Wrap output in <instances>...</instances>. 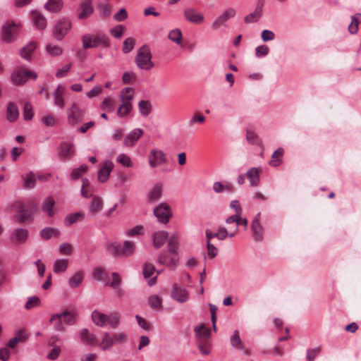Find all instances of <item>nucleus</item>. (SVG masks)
Returning <instances> with one entry per match:
<instances>
[{
	"instance_id": "nucleus-27",
	"label": "nucleus",
	"mask_w": 361,
	"mask_h": 361,
	"mask_svg": "<svg viewBox=\"0 0 361 361\" xmlns=\"http://www.w3.org/2000/svg\"><path fill=\"white\" fill-rule=\"evenodd\" d=\"M19 116L18 106L13 102H9L7 106L6 117L10 122H14Z\"/></svg>"
},
{
	"instance_id": "nucleus-36",
	"label": "nucleus",
	"mask_w": 361,
	"mask_h": 361,
	"mask_svg": "<svg viewBox=\"0 0 361 361\" xmlns=\"http://www.w3.org/2000/svg\"><path fill=\"white\" fill-rule=\"evenodd\" d=\"M84 216V212H78L73 214H70L65 218L64 224L67 226H70L74 223H76L79 219H82Z\"/></svg>"
},
{
	"instance_id": "nucleus-63",
	"label": "nucleus",
	"mask_w": 361,
	"mask_h": 361,
	"mask_svg": "<svg viewBox=\"0 0 361 361\" xmlns=\"http://www.w3.org/2000/svg\"><path fill=\"white\" fill-rule=\"evenodd\" d=\"M135 319L137 322L138 325L143 329L146 331H149L151 329L150 324L147 322L146 319L140 317V315H136Z\"/></svg>"
},
{
	"instance_id": "nucleus-41",
	"label": "nucleus",
	"mask_w": 361,
	"mask_h": 361,
	"mask_svg": "<svg viewBox=\"0 0 361 361\" xmlns=\"http://www.w3.org/2000/svg\"><path fill=\"white\" fill-rule=\"evenodd\" d=\"M138 107L140 114L144 116H147L152 111V105L148 100H141L138 103Z\"/></svg>"
},
{
	"instance_id": "nucleus-8",
	"label": "nucleus",
	"mask_w": 361,
	"mask_h": 361,
	"mask_svg": "<svg viewBox=\"0 0 361 361\" xmlns=\"http://www.w3.org/2000/svg\"><path fill=\"white\" fill-rule=\"evenodd\" d=\"M68 121L71 126H75L83 120L85 111L79 108L77 104H72L67 111Z\"/></svg>"
},
{
	"instance_id": "nucleus-42",
	"label": "nucleus",
	"mask_w": 361,
	"mask_h": 361,
	"mask_svg": "<svg viewBox=\"0 0 361 361\" xmlns=\"http://www.w3.org/2000/svg\"><path fill=\"white\" fill-rule=\"evenodd\" d=\"M68 262L65 259H60L55 261L54 264V273H60L63 272L66 270L68 267Z\"/></svg>"
},
{
	"instance_id": "nucleus-5",
	"label": "nucleus",
	"mask_w": 361,
	"mask_h": 361,
	"mask_svg": "<svg viewBox=\"0 0 361 361\" xmlns=\"http://www.w3.org/2000/svg\"><path fill=\"white\" fill-rule=\"evenodd\" d=\"M136 65L140 69L149 71L154 66L152 61V54L147 46H142L135 58Z\"/></svg>"
},
{
	"instance_id": "nucleus-64",
	"label": "nucleus",
	"mask_w": 361,
	"mask_h": 361,
	"mask_svg": "<svg viewBox=\"0 0 361 361\" xmlns=\"http://www.w3.org/2000/svg\"><path fill=\"white\" fill-rule=\"evenodd\" d=\"M72 251V246L68 243H62L59 247V252L61 255H71Z\"/></svg>"
},
{
	"instance_id": "nucleus-38",
	"label": "nucleus",
	"mask_w": 361,
	"mask_h": 361,
	"mask_svg": "<svg viewBox=\"0 0 361 361\" xmlns=\"http://www.w3.org/2000/svg\"><path fill=\"white\" fill-rule=\"evenodd\" d=\"M231 344L236 349H244V346L238 330H235L233 331V335L231 337Z\"/></svg>"
},
{
	"instance_id": "nucleus-16",
	"label": "nucleus",
	"mask_w": 361,
	"mask_h": 361,
	"mask_svg": "<svg viewBox=\"0 0 361 361\" xmlns=\"http://www.w3.org/2000/svg\"><path fill=\"white\" fill-rule=\"evenodd\" d=\"M144 132L140 128H135L128 134L124 139V145L127 147H132L142 137Z\"/></svg>"
},
{
	"instance_id": "nucleus-18",
	"label": "nucleus",
	"mask_w": 361,
	"mask_h": 361,
	"mask_svg": "<svg viewBox=\"0 0 361 361\" xmlns=\"http://www.w3.org/2000/svg\"><path fill=\"white\" fill-rule=\"evenodd\" d=\"M261 213L259 212L252 222L251 228L255 240L259 241L262 239V227L259 223Z\"/></svg>"
},
{
	"instance_id": "nucleus-49",
	"label": "nucleus",
	"mask_w": 361,
	"mask_h": 361,
	"mask_svg": "<svg viewBox=\"0 0 361 361\" xmlns=\"http://www.w3.org/2000/svg\"><path fill=\"white\" fill-rule=\"evenodd\" d=\"M115 104L116 101L114 99L111 97H106L103 100L101 104V108L103 110L111 111L114 109Z\"/></svg>"
},
{
	"instance_id": "nucleus-20",
	"label": "nucleus",
	"mask_w": 361,
	"mask_h": 361,
	"mask_svg": "<svg viewBox=\"0 0 361 361\" xmlns=\"http://www.w3.org/2000/svg\"><path fill=\"white\" fill-rule=\"evenodd\" d=\"M114 164L112 162L106 161L104 166L100 169L98 173L97 178L101 183L106 182L110 176L111 171L113 169Z\"/></svg>"
},
{
	"instance_id": "nucleus-52",
	"label": "nucleus",
	"mask_w": 361,
	"mask_h": 361,
	"mask_svg": "<svg viewBox=\"0 0 361 361\" xmlns=\"http://www.w3.org/2000/svg\"><path fill=\"white\" fill-rule=\"evenodd\" d=\"M169 39L171 41L174 42L175 43L179 44L181 42L182 40V32L179 29H175L171 30L169 33Z\"/></svg>"
},
{
	"instance_id": "nucleus-11",
	"label": "nucleus",
	"mask_w": 361,
	"mask_h": 361,
	"mask_svg": "<svg viewBox=\"0 0 361 361\" xmlns=\"http://www.w3.org/2000/svg\"><path fill=\"white\" fill-rule=\"evenodd\" d=\"M235 15V10L230 8L224 11L212 24L214 30H218L221 26H226L225 23Z\"/></svg>"
},
{
	"instance_id": "nucleus-4",
	"label": "nucleus",
	"mask_w": 361,
	"mask_h": 361,
	"mask_svg": "<svg viewBox=\"0 0 361 361\" xmlns=\"http://www.w3.org/2000/svg\"><path fill=\"white\" fill-rule=\"evenodd\" d=\"M82 42L85 49L96 48L101 45L109 47L110 45L109 39L104 34H85L82 36Z\"/></svg>"
},
{
	"instance_id": "nucleus-10",
	"label": "nucleus",
	"mask_w": 361,
	"mask_h": 361,
	"mask_svg": "<svg viewBox=\"0 0 361 361\" xmlns=\"http://www.w3.org/2000/svg\"><path fill=\"white\" fill-rule=\"evenodd\" d=\"M19 30V25L11 23L5 25L2 27V39L6 42H11L14 40L16 36L18 35Z\"/></svg>"
},
{
	"instance_id": "nucleus-44",
	"label": "nucleus",
	"mask_w": 361,
	"mask_h": 361,
	"mask_svg": "<svg viewBox=\"0 0 361 361\" xmlns=\"http://www.w3.org/2000/svg\"><path fill=\"white\" fill-rule=\"evenodd\" d=\"M121 249L123 256L129 257L134 252L135 246L133 243L128 240H126L123 243V246Z\"/></svg>"
},
{
	"instance_id": "nucleus-19",
	"label": "nucleus",
	"mask_w": 361,
	"mask_h": 361,
	"mask_svg": "<svg viewBox=\"0 0 361 361\" xmlns=\"http://www.w3.org/2000/svg\"><path fill=\"white\" fill-rule=\"evenodd\" d=\"M197 341L207 342L210 338V329L207 328L204 324L195 327L194 329Z\"/></svg>"
},
{
	"instance_id": "nucleus-25",
	"label": "nucleus",
	"mask_w": 361,
	"mask_h": 361,
	"mask_svg": "<svg viewBox=\"0 0 361 361\" xmlns=\"http://www.w3.org/2000/svg\"><path fill=\"white\" fill-rule=\"evenodd\" d=\"M78 334L82 343L85 344H95L96 336L90 333L87 329L84 328L80 329Z\"/></svg>"
},
{
	"instance_id": "nucleus-45",
	"label": "nucleus",
	"mask_w": 361,
	"mask_h": 361,
	"mask_svg": "<svg viewBox=\"0 0 361 361\" xmlns=\"http://www.w3.org/2000/svg\"><path fill=\"white\" fill-rule=\"evenodd\" d=\"M60 232L54 228H45L41 231V236L44 240H49L51 236H58Z\"/></svg>"
},
{
	"instance_id": "nucleus-22",
	"label": "nucleus",
	"mask_w": 361,
	"mask_h": 361,
	"mask_svg": "<svg viewBox=\"0 0 361 361\" xmlns=\"http://www.w3.org/2000/svg\"><path fill=\"white\" fill-rule=\"evenodd\" d=\"M246 178L249 180L250 184L252 187H257L259 184V171L256 167L250 169L245 173Z\"/></svg>"
},
{
	"instance_id": "nucleus-12",
	"label": "nucleus",
	"mask_w": 361,
	"mask_h": 361,
	"mask_svg": "<svg viewBox=\"0 0 361 361\" xmlns=\"http://www.w3.org/2000/svg\"><path fill=\"white\" fill-rule=\"evenodd\" d=\"M166 161L165 154L162 150L154 149L149 155V164L152 168H155Z\"/></svg>"
},
{
	"instance_id": "nucleus-3",
	"label": "nucleus",
	"mask_w": 361,
	"mask_h": 361,
	"mask_svg": "<svg viewBox=\"0 0 361 361\" xmlns=\"http://www.w3.org/2000/svg\"><path fill=\"white\" fill-rule=\"evenodd\" d=\"M178 245V242L177 236L176 235H172L168 242L169 253L171 255L170 262L167 261L166 255L165 254H161L159 257V262L161 264L165 265L171 269L176 267L178 262V257L176 251Z\"/></svg>"
},
{
	"instance_id": "nucleus-7",
	"label": "nucleus",
	"mask_w": 361,
	"mask_h": 361,
	"mask_svg": "<svg viewBox=\"0 0 361 361\" xmlns=\"http://www.w3.org/2000/svg\"><path fill=\"white\" fill-rule=\"evenodd\" d=\"M37 77V73L34 71L18 68L13 72L11 78L13 84L20 85L24 84L28 78L35 80Z\"/></svg>"
},
{
	"instance_id": "nucleus-40",
	"label": "nucleus",
	"mask_w": 361,
	"mask_h": 361,
	"mask_svg": "<svg viewBox=\"0 0 361 361\" xmlns=\"http://www.w3.org/2000/svg\"><path fill=\"white\" fill-rule=\"evenodd\" d=\"M83 273L82 271H78L69 279L68 283L71 288H77L83 281Z\"/></svg>"
},
{
	"instance_id": "nucleus-21",
	"label": "nucleus",
	"mask_w": 361,
	"mask_h": 361,
	"mask_svg": "<svg viewBox=\"0 0 361 361\" xmlns=\"http://www.w3.org/2000/svg\"><path fill=\"white\" fill-rule=\"evenodd\" d=\"M262 15V2H258L255 11L246 16L244 20L246 23H256L259 20Z\"/></svg>"
},
{
	"instance_id": "nucleus-6",
	"label": "nucleus",
	"mask_w": 361,
	"mask_h": 361,
	"mask_svg": "<svg viewBox=\"0 0 361 361\" xmlns=\"http://www.w3.org/2000/svg\"><path fill=\"white\" fill-rule=\"evenodd\" d=\"M72 28V24L68 18H61L55 24L53 28V36L58 40L61 41Z\"/></svg>"
},
{
	"instance_id": "nucleus-59",
	"label": "nucleus",
	"mask_w": 361,
	"mask_h": 361,
	"mask_svg": "<svg viewBox=\"0 0 361 361\" xmlns=\"http://www.w3.org/2000/svg\"><path fill=\"white\" fill-rule=\"evenodd\" d=\"M155 272V268L153 264L150 263H146L145 264L143 275L145 279H149L153 276Z\"/></svg>"
},
{
	"instance_id": "nucleus-39",
	"label": "nucleus",
	"mask_w": 361,
	"mask_h": 361,
	"mask_svg": "<svg viewBox=\"0 0 361 361\" xmlns=\"http://www.w3.org/2000/svg\"><path fill=\"white\" fill-rule=\"evenodd\" d=\"M121 315L117 312H111L108 315L107 324L111 328H116L120 324Z\"/></svg>"
},
{
	"instance_id": "nucleus-31",
	"label": "nucleus",
	"mask_w": 361,
	"mask_h": 361,
	"mask_svg": "<svg viewBox=\"0 0 361 361\" xmlns=\"http://www.w3.org/2000/svg\"><path fill=\"white\" fill-rule=\"evenodd\" d=\"M32 213L28 209H21L19 212L14 216L16 222L23 224L26 221H30L31 219Z\"/></svg>"
},
{
	"instance_id": "nucleus-58",
	"label": "nucleus",
	"mask_w": 361,
	"mask_h": 361,
	"mask_svg": "<svg viewBox=\"0 0 361 361\" xmlns=\"http://www.w3.org/2000/svg\"><path fill=\"white\" fill-rule=\"evenodd\" d=\"M125 30V27L122 25H116L110 30L111 35L115 38H120Z\"/></svg>"
},
{
	"instance_id": "nucleus-1",
	"label": "nucleus",
	"mask_w": 361,
	"mask_h": 361,
	"mask_svg": "<svg viewBox=\"0 0 361 361\" xmlns=\"http://www.w3.org/2000/svg\"><path fill=\"white\" fill-rule=\"evenodd\" d=\"M78 314L75 311L64 310L61 313H56L51 315L49 322L54 324V328L58 331H64L63 324L69 326L74 325L78 320Z\"/></svg>"
},
{
	"instance_id": "nucleus-30",
	"label": "nucleus",
	"mask_w": 361,
	"mask_h": 361,
	"mask_svg": "<svg viewBox=\"0 0 361 361\" xmlns=\"http://www.w3.org/2000/svg\"><path fill=\"white\" fill-rule=\"evenodd\" d=\"M27 235L28 231L27 229L17 228L13 232L11 240L16 243H23L27 240Z\"/></svg>"
},
{
	"instance_id": "nucleus-29",
	"label": "nucleus",
	"mask_w": 361,
	"mask_h": 361,
	"mask_svg": "<svg viewBox=\"0 0 361 361\" xmlns=\"http://www.w3.org/2000/svg\"><path fill=\"white\" fill-rule=\"evenodd\" d=\"M102 207L103 200L102 198L97 196H94L89 207L90 212L92 215H96L102 210Z\"/></svg>"
},
{
	"instance_id": "nucleus-57",
	"label": "nucleus",
	"mask_w": 361,
	"mask_h": 361,
	"mask_svg": "<svg viewBox=\"0 0 361 361\" xmlns=\"http://www.w3.org/2000/svg\"><path fill=\"white\" fill-rule=\"evenodd\" d=\"M33 117L32 106L30 102H25L23 108V118L25 120H31Z\"/></svg>"
},
{
	"instance_id": "nucleus-61",
	"label": "nucleus",
	"mask_w": 361,
	"mask_h": 361,
	"mask_svg": "<svg viewBox=\"0 0 361 361\" xmlns=\"http://www.w3.org/2000/svg\"><path fill=\"white\" fill-rule=\"evenodd\" d=\"M137 78L136 74L133 72H125L122 76V81L124 84H129L135 81Z\"/></svg>"
},
{
	"instance_id": "nucleus-24",
	"label": "nucleus",
	"mask_w": 361,
	"mask_h": 361,
	"mask_svg": "<svg viewBox=\"0 0 361 361\" xmlns=\"http://www.w3.org/2000/svg\"><path fill=\"white\" fill-rule=\"evenodd\" d=\"M92 319L96 326L102 327L107 324L108 315L98 310H94L92 312Z\"/></svg>"
},
{
	"instance_id": "nucleus-26",
	"label": "nucleus",
	"mask_w": 361,
	"mask_h": 361,
	"mask_svg": "<svg viewBox=\"0 0 361 361\" xmlns=\"http://www.w3.org/2000/svg\"><path fill=\"white\" fill-rule=\"evenodd\" d=\"M32 19L37 29L44 30L47 27V19L38 11L32 12Z\"/></svg>"
},
{
	"instance_id": "nucleus-50",
	"label": "nucleus",
	"mask_w": 361,
	"mask_h": 361,
	"mask_svg": "<svg viewBox=\"0 0 361 361\" xmlns=\"http://www.w3.org/2000/svg\"><path fill=\"white\" fill-rule=\"evenodd\" d=\"M46 50L47 53L52 56H59L63 52V49L61 47L51 44L46 46Z\"/></svg>"
},
{
	"instance_id": "nucleus-37",
	"label": "nucleus",
	"mask_w": 361,
	"mask_h": 361,
	"mask_svg": "<svg viewBox=\"0 0 361 361\" xmlns=\"http://www.w3.org/2000/svg\"><path fill=\"white\" fill-rule=\"evenodd\" d=\"M283 153L284 150L281 147L275 150L271 155L272 159L269 161V164L272 166H278L280 165L281 163L280 158L283 155Z\"/></svg>"
},
{
	"instance_id": "nucleus-35",
	"label": "nucleus",
	"mask_w": 361,
	"mask_h": 361,
	"mask_svg": "<svg viewBox=\"0 0 361 361\" xmlns=\"http://www.w3.org/2000/svg\"><path fill=\"white\" fill-rule=\"evenodd\" d=\"M37 47L35 42H30L26 46L20 49V55L23 58L30 60V54L35 51Z\"/></svg>"
},
{
	"instance_id": "nucleus-51",
	"label": "nucleus",
	"mask_w": 361,
	"mask_h": 361,
	"mask_svg": "<svg viewBox=\"0 0 361 361\" xmlns=\"http://www.w3.org/2000/svg\"><path fill=\"white\" fill-rule=\"evenodd\" d=\"M108 252L115 257L123 256L122 249L119 245L116 243H111L107 247Z\"/></svg>"
},
{
	"instance_id": "nucleus-62",
	"label": "nucleus",
	"mask_w": 361,
	"mask_h": 361,
	"mask_svg": "<svg viewBox=\"0 0 361 361\" xmlns=\"http://www.w3.org/2000/svg\"><path fill=\"white\" fill-rule=\"evenodd\" d=\"M128 18V13L126 8H121L118 12L114 16V19L118 22H122Z\"/></svg>"
},
{
	"instance_id": "nucleus-60",
	"label": "nucleus",
	"mask_w": 361,
	"mask_h": 361,
	"mask_svg": "<svg viewBox=\"0 0 361 361\" xmlns=\"http://www.w3.org/2000/svg\"><path fill=\"white\" fill-rule=\"evenodd\" d=\"M40 304V300L37 296L30 297L28 298L27 302L25 303V307L27 310H30L32 307H37Z\"/></svg>"
},
{
	"instance_id": "nucleus-43",
	"label": "nucleus",
	"mask_w": 361,
	"mask_h": 361,
	"mask_svg": "<svg viewBox=\"0 0 361 361\" xmlns=\"http://www.w3.org/2000/svg\"><path fill=\"white\" fill-rule=\"evenodd\" d=\"M114 345V338H112L109 333L105 332L102 341L99 344V346L103 349L106 350L112 347Z\"/></svg>"
},
{
	"instance_id": "nucleus-15",
	"label": "nucleus",
	"mask_w": 361,
	"mask_h": 361,
	"mask_svg": "<svg viewBox=\"0 0 361 361\" xmlns=\"http://www.w3.org/2000/svg\"><path fill=\"white\" fill-rule=\"evenodd\" d=\"M171 297L180 302H185L188 300V293L185 288L175 283L171 290Z\"/></svg>"
},
{
	"instance_id": "nucleus-23",
	"label": "nucleus",
	"mask_w": 361,
	"mask_h": 361,
	"mask_svg": "<svg viewBox=\"0 0 361 361\" xmlns=\"http://www.w3.org/2000/svg\"><path fill=\"white\" fill-rule=\"evenodd\" d=\"M64 87L59 85L54 91L53 96L54 97V105L63 109L65 106V100L63 98Z\"/></svg>"
},
{
	"instance_id": "nucleus-32",
	"label": "nucleus",
	"mask_w": 361,
	"mask_h": 361,
	"mask_svg": "<svg viewBox=\"0 0 361 361\" xmlns=\"http://www.w3.org/2000/svg\"><path fill=\"white\" fill-rule=\"evenodd\" d=\"M44 8L50 12H59L63 8V1L62 0H48L44 5Z\"/></svg>"
},
{
	"instance_id": "nucleus-46",
	"label": "nucleus",
	"mask_w": 361,
	"mask_h": 361,
	"mask_svg": "<svg viewBox=\"0 0 361 361\" xmlns=\"http://www.w3.org/2000/svg\"><path fill=\"white\" fill-rule=\"evenodd\" d=\"M162 189L160 185H155L149 195V200L152 202L157 201L161 196Z\"/></svg>"
},
{
	"instance_id": "nucleus-17",
	"label": "nucleus",
	"mask_w": 361,
	"mask_h": 361,
	"mask_svg": "<svg viewBox=\"0 0 361 361\" xmlns=\"http://www.w3.org/2000/svg\"><path fill=\"white\" fill-rule=\"evenodd\" d=\"M74 152L73 144L63 142L60 145L58 154L61 158L66 159L72 157Z\"/></svg>"
},
{
	"instance_id": "nucleus-56",
	"label": "nucleus",
	"mask_w": 361,
	"mask_h": 361,
	"mask_svg": "<svg viewBox=\"0 0 361 361\" xmlns=\"http://www.w3.org/2000/svg\"><path fill=\"white\" fill-rule=\"evenodd\" d=\"M135 45V40L132 37L126 38L123 42V51L125 54L129 53L131 51Z\"/></svg>"
},
{
	"instance_id": "nucleus-33",
	"label": "nucleus",
	"mask_w": 361,
	"mask_h": 361,
	"mask_svg": "<svg viewBox=\"0 0 361 361\" xmlns=\"http://www.w3.org/2000/svg\"><path fill=\"white\" fill-rule=\"evenodd\" d=\"M54 204L55 202L51 197H47L42 206V211L47 213L49 216H52L54 215L53 207Z\"/></svg>"
},
{
	"instance_id": "nucleus-28",
	"label": "nucleus",
	"mask_w": 361,
	"mask_h": 361,
	"mask_svg": "<svg viewBox=\"0 0 361 361\" xmlns=\"http://www.w3.org/2000/svg\"><path fill=\"white\" fill-rule=\"evenodd\" d=\"M169 238L166 231H159L153 235V243L156 248L161 247Z\"/></svg>"
},
{
	"instance_id": "nucleus-47",
	"label": "nucleus",
	"mask_w": 361,
	"mask_h": 361,
	"mask_svg": "<svg viewBox=\"0 0 361 361\" xmlns=\"http://www.w3.org/2000/svg\"><path fill=\"white\" fill-rule=\"evenodd\" d=\"M24 179V187L27 189L33 188L35 185V179L34 178V174L32 172H30L25 176H22Z\"/></svg>"
},
{
	"instance_id": "nucleus-14",
	"label": "nucleus",
	"mask_w": 361,
	"mask_h": 361,
	"mask_svg": "<svg viewBox=\"0 0 361 361\" xmlns=\"http://www.w3.org/2000/svg\"><path fill=\"white\" fill-rule=\"evenodd\" d=\"M80 12L78 14L80 19H85L90 16L94 12V8L92 5V0H84L80 4Z\"/></svg>"
},
{
	"instance_id": "nucleus-54",
	"label": "nucleus",
	"mask_w": 361,
	"mask_h": 361,
	"mask_svg": "<svg viewBox=\"0 0 361 361\" xmlns=\"http://www.w3.org/2000/svg\"><path fill=\"white\" fill-rule=\"evenodd\" d=\"M148 303L149 306L152 308H161L162 304V300L158 295H151L148 298Z\"/></svg>"
},
{
	"instance_id": "nucleus-9",
	"label": "nucleus",
	"mask_w": 361,
	"mask_h": 361,
	"mask_svg": "<svg viewBox=\"0 0 361 361\" xmlns=\"http://www.w3.org/2000/svg\"><path fill=\"white\" fill-rule=\"evenodd\" d=\"M154 214L158 221L163 224L168 223L172 216L171 208L166 203H161L156 207L154 209Z\"/></svg>"
},
{
	"instance_id": "nucleus-2",
	"label": "nucleus",
	"mask_w": 361,
	"mask_h": 361,
	"mask_svg": "<svg viewBox=\"0 0 361 361\" xmlns=\"http://www.w3.org/2000/svg\"><path fill=\"white\" fill-rule=\"evenodd\" d=\"M134 96V90L132 87L123 88L119 95L121 105L117 110V114L119 117H126L132 111L133 105L131 103Z\"/></svg>"
},
{
	"instance_id": "nucleus-55",
	"label": "nucleus",
	"mask_w": 361,
	"mask_h": 361,
	"mask_svg": "<svg viewBox=\"0 0 361 361\" xmlns=\"http://www.w3.org/2000/svg\"><path fill=\"white\" fill-rule=\"evenodd\" d=\"M117 161L126 167L133 166L130 157L125 154H120L117 157Z\"/></svg>"
},
{
	"instance_id": "nucleus-13",
	"label": "nucleus",
	"mask_w": 361,
	"mask_h": 361,
	"mask_svg": "<svg viewBox=\"0 0 361 361\" xmlns=\"http://www.w3.org/2000/svg\"><path fill=\"white\" fill-rule=\"evenodd\" d=\"M183 15L188 21L194 24H200L204 20L203 15L199 13L195 9L192 8H185L183 11Z\"/></svg>"
},
{
	"instance_id": "nucleus-34",
	"label": "nucleus",
	"mask_w": 361,
	"mask_h": 361,
	"mask_svg": "<svg viewBox=\"0 0 361 361\" xmlns=\"http://www.w3.org/2000/svg\"><path fill=\"white\" fill-rule=\"evenodd\" d=\"M361 23V14L356 13L351 17V23L348 27V30L351 34H356L358 30L359 23Z\"/></svg>"
},
{
	"instance_id": "nucleus-53",
	"label": "nucleus",
	"mask_w": 361,
	"mask_h": 361,
	"mask_svg": "<svg viewBox=\"0 0 361 361\" xmlns=\"http://www.w3.org/2000/svg\"><path fill=\"white\" fill-rule=\"evenodd\" d=\"M87 171V166L85 164H82L79 168L74 169L71 174V178L73 180L78 179L82 173H85Z\"/></svg>"
},
{
	"instance_id": "nucleus-48",
	"label": "nucleus",
	"mask_w": 361,
	"mask_h": 361,
	"mask_svg": "<svg viewBox=\"0 0 361 361\" xmlns=\"http://www.w3.org/2000/svg\"><path fill=\"white\" fill-rule=\"evenodd\" d=\"M246 140H247V142L252 145H262V141L259 138L258 135L254 131H252L250 130H247Z\"/></svg>"
}]
</instances>
